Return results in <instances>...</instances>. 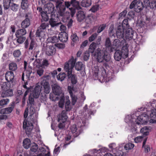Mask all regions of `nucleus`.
<instances>
[{"instance_id":"49","label":"nucleus","mask_w":156,"mask_h":156,"mask_svg":"<svg viewBox=\"0 0 156 156\" xmlns=\"http://www.w3.org/2000/svg\"><path fill=\"white\" fill-rule=\"evenodd\" d=\"M41 16H42L41 22L43 21L47 22L49 19V17L44 12L41 13Z\"/></svg>"},{"instance_id":"24","label":"nucleus","mask_w":156,"mask_h":156,"mask_svg":"<svg viewBox=\"0 0 156 156\" xmlns=\"http://www.w3.org/2000/svg\"><path fill=\"white\" fill-rule=\"evenodd\" d=\"M27 33L26 30L25 28H23L17 30L15 33L16 37H20V36H23Z\"/></svg>"},{"instance_id":"4","label":"nucleus","mask_w":156,"mask_h":156,"mask_svg":"<svg viewBox=\"0 0 156 156\" xmlns=\"http://www.w3.org/2000/svg\"><path fill=\"white\" fill-rule=\"evenodd\" d=\"M49 77L50 76L48 75L44 76L42 77L43 80L41 83V85L44 88V92L46 94H49L51 90V87L48 81Z\"/></svg>"},{"instance_id":"16","label":"nucleus","mask_w":156,"mask_h":156,"mask_svg":"<svg viewBox=\"0 0 156 156\" xmlns=\"http://www.w3.org/2000/svg\"><path fill=\"white\" fill-rule=\"evenodd\" d=\"M67 118V116L66 111L63 110L61 113L58 116V121L65 122L66 121Z\"/></svg>"},{"instance_id":"58","label":"nucleus","mask_w":156,"mask_h":156,"mask_svg":"<svg viewBox=\"0 0 156 156\" xmlns=\"http://www.w3.org/2000/svg\"><path fill=\"white\" fill-rule=\"evenodd\" d=\"M105 27L106 25L105 24H102L98 27L97 30V32L98 33H101L105 29Z\"/></svg>"},{"instance_id":"27","label":"nucleus","mask_w":156,"mask_h":156,"mask_svg":"<svg viewBox=\"0 0 156 156\" xmlns=\"http://www.w3.org/2000/svg\"><path fill=\"white\" fill-rule=\"evenodd\" d=\"M37 46V44L33 40H31L30 43L29 47L28 48V51L32 52Z\"/></svg>"},{"instance_id":"57","label":"nucleus","mask_w":156,"mask_h":156,"mask_svg":"<svg viewBox=\"0 0 156 156\" xmlns=\"http://www.w3.org/2000/svg\"><path fill=\"white\" fill-rule=\"evenodd\" d=\"M21 54V52L19 50H16L14 51L13 55L15 57H19Z\"/></svg>"},{"instance_id":"31","label":"nucleus","mask_w":156,"mask_h":156,"mask_svg":"<svg viewBox=\"0 0 156 156\" xmlns=\"http://www.w3.org/2000/svg\"><path fill=\"white\" fill-rule=\"evenodd\" d=\"M30 22L29 18H26L21 23V27L23 28H25L29 26Z\"/></svg>"},{"instance_id":"63","label":"nucleus","mask_w":156,"mask_h":156,"mask_svg":"<svg viewBox=\"0 0 156 156\" xmlns=\"http://www.w3.org/2000/svg\"><path fill=\"white\" fill-rule=\"evenodd\" d=\"M50 154V152L48 151L45 152H42L41 154L37 155V156H49Z\"/></svg>"},{"instance_id":"25","label":"nucleus","mask_w":156,"mask_h":156,"mask_svg":"<svg viewBox=\"0 0 156 156\" xmlns=\"http://www.w3.org/2000/svg\"><path fill=\"white\" fill-rule=\"evenodd\" d=\"M122 58H123V55L122 54L121 51L119 50L116 51L114 54L115 59L117 61H119Z\"/></svg>"},{"instance_id":"14","label":"nucleus","mask_w":156,"mask_h":156,"mask_svg":"<svg viewBox=\"0 0 156 156\" xmlns=\"http://www.w3.org/2000/svg\"><path fill=\"white\" fill-rule=\"evenodd\" d=\"M128 44L126 42L125 44H123L122 46V49L121 51L122 54L123 55V58H126L128 57Z\"/></svg>"},{"instance_id":"6","label":"nucleus","mask_w":156,"mask_h":156,"mask_svg":"<svg viewBox=\"0 0 156 156\" xmlns=\"http://www.w3.org/2000/svg\"><path fill=\"white\" fill-rule=\"evenodd\" d=\"M126 30L122 23H118L116 30V36L117 37L120 39L123 38L124 37V30Z\"/></svg>"},{"instance_id":"19","label":"nucleus","mask_w":156,"mask_h":156,"mask_svg":"<svg viewBox=\"0 0 156 156\" xmlns=\"http://www.w3.org/2000/svg\"><path fill=\"white\" fill-rule=\"evenodd\" d=\"M144 5L143 3L140 1H137L135 7L134 8V11L137 12H139L143 9Z\"/></svg>"},{"instance_id":"59","label":"nucleus","mask_w":156,"mask_h":156,"mask_svg":"<svg viewBox=\"0 0 156 156\" xmlns=\"http://www.w3.org/2000/svg\"><path fill=\"white\" fill-rule=\"evenodd\" d=\"M99 5H96L92 6L90 10L93 12H95L99 9Z\"/></svg>"},{"instance_id":"51","label":"nucleus","mask_w":156,"mask_h":156,"mask_svg":"<svg viewBox=\"0 0 156 156\" xmlns=\"http://www.w3.org/2000/svg\"><path fill=\"white\" fill-rule=\"evenodd\" d=\"M9 102V99H3L0 100V105L3 106L6 105Z\"/></svg>"},{"instance_id":"15","label":"nucleus","mask_w":156,"mask_h":156,"mask_svg":"<svg viewBox=\"0 0 156 156\" xmlns=\"http://www.w3.org/2000/svg\"><path fill=\"white\" fill-rule=\"evenodd\" d=\"M41 88L42 87L39 85L36 86L33 94H31L34 98H38L41 90Z\"/></svg>"},{"instance_id":"45","label":"nucleus","mask_w":156,"mask_h":156,"mask_svg":"<svg viewBox=\"0 0 156 156\" xmlns=\"http://www.w3.org/2000/svg\"><path fill=\"white\" fill-rule=\"evenodd\" d=\"M66 77V75L64 73H60L57 76V78L58 80L62 81L64 80Z\"/></svg>"},{"instance_id":"29","label":"nucleus","mask_w":156,"mask_h":156,"mask_svg":"<svg viewBox=\"0 0 156 156\" xmlns=\"http://www.w3.org/2000/svg\"><path fill=\"white\" fill-rule=\"evenodd\" d=\"M152 129V128L151 126H144L141 129L140 132L142 133L144 135H147L149 134V132L147 130L151 131Z\"/></svg>"},{"instance_id":"64","label":"nucleus","mask_w":156,"mask_h":156,"mask_svg":"<svg viewBox=\"0 0 156 156\" xmlns=\"http://www.w3.org/2000/svg\"><path fill=\"white\" fill-rule=\"evenodd\" d=\"M137 2V1L136 0H134L133 1L130 5L129 8L130 9H132L134 7L135 8L136 4Z\"/></svg>"},{"instance_id":"60","label":"nucleus","mask_w":156,"mask_h":156,"mask_svg":"<svg viewBox=\"0 0 156 156\" xmlns=\"http://www.w3.org/2000/svg\"><path fill=\"white\" fill-rule=\"evenodd\" d=\"M64 104V99L62 98L58 103V106L59 107L62 108L63 107Z\"/></svg>"},{"instance_id":"55","label":"nucleus","mask_w":156,"mask_h":156,"mask_svg":"<svg viewBox=\"0 0 156 156\" xmlns=\"http://www.w3.org/2000/svg\"><path fill=\"white\" fill-rule=\"evenodd\" d=\"M71 39L73 42H76L79 40V38L76 33L73 34L71 36Z\"/></svg>"},{"instance_id":"44","label":"nucleus","mask_w":156,"mask_h":156,"mask_svg":"<svg viewBox=\"0 0 156 156\" xmlns=\"http://www.w3.org/2000/svg\"><path fill=\"white\" fill-rule=\"evenodd\" d=\"M134 144L129 143L126 144L124 146V148L126 150H129L132 149L134 147Z\"/></svg>"},{"instance_id":"28","label":"nucleus","mask_w":156,"mask_h":156,"mask_svg":"<svg viewBox=\"0 0 156 156\" xmlns=\"http://www.w3.org/2000/svg\"><path fill=\"white\" fill-rule=\"evenodd\" d=\"M21 6L22 9L24 10H27L30 5L28 0H21Z\"/></svg>"},{"instance_id":"43","label":"nucleus","mask_w":156,"mask_h":156,"mask_svg":"<svg viewBox=\"0 0 156 156\" xmlns=\"http://www.w3.org/2000/svg\"><path fill=\"white\" fill-rule=\"evenodd\" d=\"M69 93L72 99V104L73 105H74L76 102L77 99V97L75 95H73L72 91H70L69 92Z\"/></svg>"},{"instance_id":"5","label":"nucleus","mask_w":156,"mask_h":156,"mask_svg":"<svg viewBox=\"0 0 156 156\" xmlns=\"http://www.w3.org/2000/svg\"><path fill=\"white\" fill-rule=\"evenodd\" d=\"M42 51L44 52L47 55L50 56L55 54L56 49L53 45H47L44 44L42 48Z\"/></svg>"},{"instance_id":"22","label":"nucleus","mask_w":156,"mask_h":156,"mask_svg":"<svg viewBox=\"0 0 156 156\" xmlns=\"http://www.w3.org/2000/svg\"><path fill=\"white\" fill-rule=\"evenodd\" d=\"M59 39L62 42H66L68 39V34L66 32H62L59 36H58Z\"/></svg>"},{"instance_id":"56","label":"nucleus","mask_w":156,"mask_h":156,"mask_svg":"<svg viewBox=\"0 0 156 156\" xmlns=\"http://www.w3.org/2000/svg\"><path fill=\"white\" fill-rule=\"evenodd\" d=\"M49 65V63L48 60L44 59L42 62L41 66L42 67H47Z\"/></svg>"},{"instance_id":"18","label":"nucleus","mask_w":156,"mask_h":156,"mask_svg":"<svg viewBox=\"0 0 156 156\" xmlns=\"http://www.w3.org/2000/svg\"><path fill=\"white\" fill-rule=\"evenodd\" d=\"M126 30L124 36L126 39H132L133 35V31L131 28L126 29Z\"/></svg>"},{"instance_id":"40","label":"nucleus","mask_w":156,"mask_h":156,"mask_svg":"<svg viewBox=\"0 0 156 156\" xmlns=\"http://www.w3.org/2000/svg\"><path fill=\"white\" fill-rule=\"evenodd\" d=\"M19 7V5L18 4L12 2L9 8L13 11L16 12L18 10Z\"/></svg>"},{"instance_id":"12","label":"nucleus","mask_w":156,"mask_h":156,"mask_svg":"<svg viewBox=\"0 0 156 156\" xmlns=\"http://www.w3.org/2000/svg\"><path fill=\"white\" fill-rule=\"evenodd\" d=\"M36 36L41 41H43L46 36L45 31H43L37 28L36 33Z\"/></svg>"},{"instance_id":"13","label":"nucleus","mask_w":156,"mask_h":156,"mask_svg":"<svg viewBox=\"0 0 156 156\" xmlns=\"http://www.w3.org/2000/svg\"><path fill=\"white\" fill-rule=\"evenodd\" d=\"M14 77L13 73L12 71L7 72L5 75V78L6 80L8 82L12 83Z\"/></svg>"},{"instance_id":"8","label":"nucleus","mask_w":156,"mask_h":156,"mask_svg":"<svg viewBox=\"0 0 156 156\" xmlns=\"http://www.w3.org/2000/svg\"><path fill=\"white\" fill-rule=\"evenodd\" d=\"M33 126L32 123H29L28 122L27 123L26 119H24L23 123V129L25 130V132L27 134H30L33 128Z\"/></svg>"},{"instance_id":"9","label":"nucleus","mask_w":156,"mask_h":156,"mask_svg":"<svg viewBox=\"0 0 156 156\" xmlns=\"http://www.w3.org/2000/svg\"><path fill=\"white\" fill-rule=\"evenodd\" d=\"M51 86L52 92L55 95L58 96L62 94V88L58 84L53 83Z\"/></svg>"},{"instance_id":"11","label":"nucleus","mask_w":156,"mask_h":156,"mask_svg":"<svg viewBox=\"0 0 156 156\" xmlns=\"http://www.w3.org/2000/svg\"><path fill=\"white\" fill-rule=\"evenodd\" d=\"M71 132L75 137H76L81 133L82 131L80 128H77L76 125H73L70 127Z\"/></svg>"},{"instance_id":"7","label":"nucleus","mask_w":156,"mask_h":156,"mask_svg":"<svg viewBox=\"0 0 156 156\" xmlns=\"http://www.w3.org/2000/svg\"><path fill=\"white\" fill-rule=\"evenodd\" d=\"M126 41L123 39L121 41L118 39H115L112 42V46L114 48V51L118 48H120L123 44H125Z\"/></svg>"},{"instance_id":"2","label":"nucleus","mask_w":156,"mask_h":156,"mask_svg":"<svg viewBox=\"0 0 156 156\" xmlns=\"http://www.w3.org/2000/svg\"><path fill=\"white\" fill-rule=\"evenodd\" d=\"M76 58L74 59L73 56H71L68 62H66L64 65V70L67 73L68 76H69L72 73L73 69L74 67L76 70L79 71L82 69L84 67L82 63L78 62L76 63Z\"/></svg>"},{"instance_id":"1","label":"nucleus","mask_w":156,"mask_h":156,"mask_svg":"<svg viewBox=\"0 0 156 156\" xmlns=\"http://www.w3.org/2000/svg\"><path fill=\"white\" fill-rule=\"evenodd\" d=\"M101 37L100 36L98 37L95 42H93L90 45L88 51H86L83 55V59L85 61H87L90 57L89 53H93L94 51V55L96 57L98 62H101L104 61L108 62L110 60V57L106 54L105 51L101 49L98 48L95 51L96 47H99L101 44Z\"/></svg>"},{"instance_id":"41","label":"nucleus","mask_w":156,"mask_h":156,"mask_svg":"<svg viewBox=\"0 0 156 156\" xmlns=\"http://www.w3.org/2000/svg\"><path fill=\"white\" fill-rule=\"evenodd\" d=\"M49 24L48 23H41L40 26L38 28L43 31L45 30L46 28L49 27Z\"/></svg>"},{"instance_id":"42","label":"nucleus","mask_w":156,"mask_h":156,"mask_svg":"<svg viewBox=\"0 0 156 156\" xmlns=\"http://www.w3.org/2000/svg\"><path fill=\"white\" fill-rule=\"evenodd\" d=\"M49 23L52 27L58 26L61 24L60 23H57L53 19H51L49 21Z\"/></svg>"},{"instance_id":"36","label":"nucleus","mask_w":156,"mask_h":156,"mask_svg":"<svg viewBox=\"0 0 156 156\" xmlns=\"http://www.w3.org/2000/svg\"><path fill=\"white\" fill-rule=\"evenodd\" d=\"M112 154L114 156H122L123 152L121 150H117L116 148L112 150Z\"/></svg>"},{"instance_id":"10","label":"nucleus","mask_w":156,"mask_h":156,"mask_svg":"<svg viewBox=\"0 0 156 156\" xmlns=\"http://www.w3.org/2000/svg\"><path fill=\"white\" fill-rule=\"evenodd\" d=\"M15 102H12L11 104L8 107L1 109L0 111L1 114H8L11 113L13 111L14 106Z\"/></svg>"},{"instance_id":"23","label":"nucleus","mask_w":156,"mask_h":156,"mask_svg":"<svg viewBox=\"0 0 156 156\" xmlns=\"http://www.w3.org/2000/svg\"><path fill=\"white\" fill-rule=\"evenodd\" d=\"M2 93V97L4 98L8 97H10L13 95V91L12 90L8 89L4 90Z\"/></svg>"},{"instance_id":"37","label":"nucleus","mask_w":156,"mask_h":156,"mask_svg":"<svg viewBox=\"0 0 156 156\" xmlns=\"http://www.w3.org/2000/svg\"><path fill=\"white\" fill-rule=\"evenodd\" d=\"M17 69V65L16 63L12 62L9 65V70L12 71H15Z\"/></svg>"},{"instance_id":"52","label":"nucleus","mask_w":156,"mask_h":156,"mask_svg":"<svg viewBox=\"0 0 156 156\" xmlns=\"http://www.w3.org/2000/svg\"><path fill=\"white\" fill-rule=\"evenodd\" d=\"M107 151V149L105 147H104L99 149L98 150L96 149H94L92 150L91 151H92L93 153H97L98 151H100L101 152H104Z\"/></svg>"},{"instance_id":"48","label":"nucleus","mask_w":156,"mask_h":156,"mask_svg":"<svg viewBox=\"0 0 156 156\" xmlns=\"http://www.w3.org/2000/svg\"><path fill=\"white\" fill-rule=\"evenodd\" d=\"M16 37L17 38V42L20 44L23 43L26 39V37L24 36H20V37Z\"/></svg>"},{"instance_id":"38","label":"nucleus","mask_w":156,"mask_h":156,"mask_svg":"<svg viewBox=\"0 0 156 156\" xmlns=\"http://www.w3.org/2000/svg\"><path fill=\"white\" fill-rule=\"evenodd\" d=\"M65 108L66 112L70 111L72 108V107L70 104V100L69 99H67L65 103Z\"/></svg>"},{"instance_id":"20","label":"nucleus","mask_w":156,"mask_h":156,"mask_svg":"<svg viewBox=\"0 0 156 156\" xmlns=\"http://www.w3.org/2000/svg\"><path fill=\"white\" fill-rule=\"evenodd\" d=\"M97 19L96 16L93 15H90L87 16L85 19L86 23L88 24H90L94 22Z\"/></svg>"},{"instance_id":"30","label":"nucleus","mask_w":156,"mask_h":156,"mask_svg":"<svg viewBox=\"0 0 156 156\" xmlns=\"http://www.w3.org/2000/svg\"><path fill=\"white\" fill-rule=\"evenodd\" d=\"M91 0H82L81 2V5L83 7H87L91 5Z\"/></svg>"},{"instance_id":"46","label":"nucleus","mask_w":156,"mask_h":156,"mask_svg":"<svg viewBox=\"0 0 156 156\" xmlns=\"http://www.w3.org/2000/svg\"><path fill=\"white\" fill-rule=\"evenodd\" d=\"M67 75L68 78H71V83L73 84H74L76 83L77 82V80L75 78L74 75L72 74V73L69 76H68L67 74Z\"/></svg>"},{"instance_id":"39","label":"nucleus","mask_w":156,"mask_h":156,"mask_svg":"<svg viewBox=\"0 0 156 156\" xmlns=\"http://www.w3.org/2000/svg\"><path fill=\"white\" fill-rule=\"evenodd\" d=\"M11 0H3V5L4 9H8L10 7V4H11Z\"/></svg>"},{"instance_id":"34","label":"nucleus","mask_w":156,"mask_h":156,"mask_svg":"<svg viewBox=\"0 0 156 156\" xmlns=\"http://www.w3.org/2000/svg\"><path fill=\"white\" fill-rule=\"evenodd\" d=\"M72 6L75 7L78 9H80L81 7L80 5V2L76 0H71Z\"/></svg>"},{"instance_id":"61","label":"nucleus","mask_w":156,"mask_h":156,"mask_svg":"<svg viewBox=\"0 0 156 156\" xmlns=\"http://www.w3.org/2000/svg\"><path fill=\"white\" fill-rule=\"evenodd\" d=\"M55 45L59 49H63L65 47V44H63L57 43Z\"/></svg>"},{"instance_id":"32","label":"nucleus","mask_w":156,"mask_h":156,"mask_svg":"<svg viewBox=\"0 0 156 156\" xmlns=\"http://www.w3.org/2000/svg\"><path fill=\"white\" fill-rule=\"evenodd\" d=\"M154 1L150 2L149 0H144V6L146 8L150 7L151 8H154V5H153Z\"/></svg>"},{"instance_id":"17","label":"nucleus","mask_w":156,"mask_h":156,"mask_svg":"<svg viewBox=\"0 0 156 156\" xmlns=\"http://www.w3.org/2000/svg\"><path fill=\"white\" fill-rule=\"evenodd\" d=\"M105 46L109 52H111L113 51L114 48L112 44L110 38L107 37L105 41Z\"/></svg>"},{"instance_id":"50","label":"nucleus","mask_w":156,"mask_h":156,"mask_svg":"<svg viewBox=\"0 0 156 156\" xmlns=\"http://www.w3.org/2000/svg\"><path fill=\"white\" fill-rule=\"evenodd\" d=\"M71 139L70 136H68L65 138V141L64 143V145L63 147H66V146L68 144H69L71 142V141H70Z\"/></svg>"},{"instance_id":"26","label":"nucleus","mask_w":156,"mask_h":156,"mask_svg":"<svg viewBox=\"0 0 156 156\" xmlns=\"http://www.w3.org/2000/svg\"><path fill=\"white\" fill-rule=\"evenodd\" d=\"M59 37L56 36L48 37L47 39V41L49 43H56L59 41Z\"/></svg>"},{"instance_id":"3","label":"nucleus","mask_w":156,"mask_h":156,"mask_svg":"<svg viewBox=\"0 0 156 156\" xmlns=\"http://www.w3.org/2000/svg\"><path fill=\"white\" fill-rule=\"evenodd\" d=\"M62 2L57 0L56 3V7L57 8H59V11L58 12L59 15L61 16L65 17L66 15V7L69 8L70 10H72V14H74L75 11L74 9L72 10V8H69L72 5L71 0L70 1H66L64 2V4H62Z\"/></svg>"},{"instance_id":"35","label":"nucleus","mask_w":156,"mask_h":156,"mask_svg":"<svg viewBox=\"0 0 156 156\" xmlns=\"http://www.w3.org/2000/svg\"><path fill=\"white\" fill-rule=\"evenodd\" d=\"M11 82L7 81L4 82L1 86V87L3 90L9 89L11 87Z\"/></svg>"},{"instance_id":"54","label":"nucleus","mask_w":156,"mask_h":156,"mask_svg":"<svg viewBox=\"0 0 156 156\" xmlns=\"http://www.w3.org/2000/svg\"><path fill=\"white\" fill-rule=\"evenodd\" d=\"M98 36V34L96 33H95L94 34H93L91 35V36H90L88 38L89 41L90 42H92L93 41H94L95 39Z\"/></svg>"},{"instance_id":"47","label":"nucleus","mask_w":156,"mask_h":156,"mask_svg":"<svg viewBox=\"0 0 156 156\" xmlns=\"http://www.w3.org/2000/svg\"><path fill=\"white\" fill-rule=\"evenodd\" d=\"M38 149V146L35 143H33L32 144L30 150L32 152H36L37 151Z\"/></svg>"},{"instance_id":"62","label":"nucleus","mask_w":156,"mask_h":156,"mask_svg":"<svg viewBox=\"0 0 156 156\" xmlns=\"http://www.w3.org/2000/svg\"><path fill=\"white\" fill-rule=\"evenodd\" d=\"M143 138V137L142 136H137L134 139L135 142L137 143L140 142L142 141Z\"/></svg>"},{"instance_id":"53","label":"nucleus","mask_w":156,"mask_h":156,"mask_svg":"<svg viewBox=\"0 0 156 156\" xmlns=\"http://www.w3.org/2000/svg\"><path fill=\"white\" fill-rule=\"evenodd\" d=\"M47 7L48 10L50 11V12H52L54 11L55 7L52 3H48L47 4Z\"/></svg>"},{"instance_id":"21","label":"nucleus","mask_w":156,"mask_h":156,"mask_svg":"<svg viewBox=\"0 0 156 156\" xmlns=\"http://www.w3.org/2000/svg\"><path fill=\"white\" fill-rule=\"evenodd\" d=\"M85 13L83 11H79L77 14V17L78 21L79 22H82L86 18Z\"/></svg>"},{"instance_id":"33","label":"nucleus","mask_w":156,"mask_h":156,"mask_svg":"<svg viewBox=\"0 0 156 156\" xmlns=\"http://www.w3.org/2000/svg\"><path fill=\"white\" fill-rule=\"evenodd\" d=\"M23 145L26 149L28 148L30 145V141L28 138H26L24 140L23 142Z\"/></svg>"}]
</instances>
